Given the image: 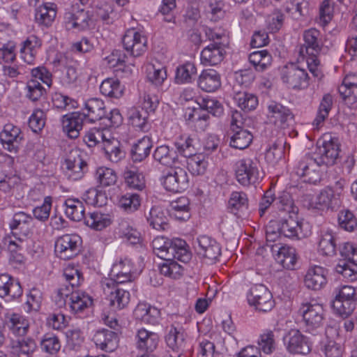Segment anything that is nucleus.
Masks as SVG:
<instances>
[{"label": "nucleus", "instance_id": "f257e3e1", "mask_svg": "<svg viewBox=\"0 0 357 357\" xmlns=\"http://www.w3.org/2000/svg\"><path fill=\"white\" fill-rule=\"evenodd\" d=\"M273 217L278 220L280 232L291 239H301L307 236L305 224L298 216V208L294 202H276Z\"/></svg>", "mask_w": 357, "mask_h": 357}, {"label": "nucleus", "instance_id": "f03ea898", "mask_svg": "<svg viewBox=\"0 0 357 357\" xmlns=\"http://www.w3.org/2000/svg\"><path fill=\"white\" fill-rule=\"evenodd\" d=\"M152 247L154 253L165 261L177 259L183 263H187L191 259V252L186 242L181 238L169 239L158 236L153 240Z\"/></svg>", "mask_w": 357, "mask_h": 357}, {"label": "nucleus", "instance_id": "7ed1b4c3", "mask_svg": "<svg viewBox=\"0 0 357 357\" xmlns=\"http://www.w3.org/2000/svg\"><path fill=\"white\" fill-rule=\"evenodd\" d=\"M33 218L22 211L15 213L9 222L10 234L3 238V241L8 242L9 248L20 247L21 243H25L32 234L31 224Z\"/></svg>", "mask_w": 357, "mask_h": 357}, {"label": "nucleus", "instance_id": "20e7f679", "mask_svg": "<svg viewBox=\"0 0 357 357\" xmlns=\"http://www.w3.org/2000/svg\"><path fill=\"white\" fill-rule=\"evenodd\" d=\"M298 314L302 317L305 331L316 335L322 328L325 319V310L321 303L315 300L304 302L301 304Z\"/></svg>", "mask_w": 357, "mask_h": 357}, {"label": "nucleus", "instance_id": "39448f33", "mask_svg": "<svg viewBox=\"0 0 357 357\" xmlns=\"http://www.w3.org/2000/svg\"><path fill=\"white\" fill-rule=\"evenodd\" d=\"M281 79L289 88L304 89L309 86V79L306 70L297 63H289L281 70Z\"/></svg>", "mask_w": 357, "mask_h": 357}, {"label": "nucleus", "instance_id": "423d86ee", "mask_svg": "<svg viewBox=\"0 0 357 357\" xmlns=\"http://www.w3.org/2000/svg\"><path fill=\"white\" fill-rule=\"evenodd\" d=\"M82 240L77 234H66L59 236L55 242V252L58 257L69 260L81 252Z\"/></svg>", "mask_w": 357, "mask_h": 357}, {"label": "nucleus", "instance_id": "0eeeda50", "mask_svg": "<svg viewBox=\"0 0 357 357\" xmlns=\"http://www.w3.org/2000/svg\"><path fill=\"white\" fill-rule=\"evenodd\" d=\"M247 300L250 305L258 311L268 312L275 306V301L268 289L264 284L252 286L247 293Z\"/></svg>", "mask_w": 357, "mask_h": 357}, {"label": "nucleus", "instance_id": "6e6552de", "mask_svg": "<svg viewBox=\"0 0 357 357\" xmlns=\"http://www.w3.org/2000/svg\"><path fill=\"white\" fill-rule=\"evenodd\" d=\"M321 165L315 157L306 154L298 161L295 172L304 183L316 184L321 180L319 169Z\"/></svg>", "mask_w": 357, "mask_h": 357}, {"label": "nucleus", "instance_id": "1a4fd4ad", "mask_svg": "<svg viewBox=\"0 0 357 357\" xmlns=\"http://www.w3.org/2000/svg\"><path fill=\"white\" fill-rule=\"evenodd\" d=\"M236 178L243 185H249L258 182L259 171L258 162L251 158H243L236 163Z\"/></svg>", "mask_w": 357, "mask_h": 357}, {"label": "nucleus", "instance_id": "9d476101", "mask_svg": "<svg viewBox=\"0 0 357 357\" xmlns=\"http://www.w3.org/2000/svg\"><path fill=\"white\" fill-rule=\"evenodd\" d=\"M267 109L269 121L278 128H286L294 120V116L291 110L280 102L271 101Z\"/></svg>", "mask_w": 357, "mask_h": 357}, {"label": "nucleus", "instance_id": "9b49d317", "mask_svg": "<svg viewBox=\"0 0 357 357\" xmlns=\"http://www.w3.org/2000/svg\"><path fill=\"white\" fill-rule=\"evenodd\" d=\"M339 153L340 144L338 139L330 137V139L323 141L322 145L318 146L317 152L312 155L322 165L331 166L336 162L339 157Z\"/></svg>", "mask_w": 357, "mask_h": 357}, {"label": "nucleus", "instance_id": "f8f14e48", "mask_svg": "<svg viewBox=\"0 0 357 357\" xmlns=\"http://www.w3.org/2000/svg\"><path fill=\"white\" fill-rule=\"evenodd\" d=\"M162 184L168 191L178 192L185 190L189 184L188 174L181 167L171 169L163 176Z\"/></svg>", "mask_w": 357, "mask_h": 357}, {"label": "nucleus", "instance_id": "ddd939ff", "mask_svg": "<svg viewBox=\"0 0 357 357\" xmlns=\"http://www.w3.org/2000/svg\"><path fill=\"white\" fill-rule=\"evenodd\" d=\"M284 343L291 354L306 355L311 351V343L308 337L298 330L289 331L284 337Z\"/></svg>", "mask_w": 357, "mask_h": 357}, {"label": "nucleus", "instance_id": "4468645a", "mask_svg": "<svg viewBox=\"0 0 357 357\" xmlns=\"http://www.w3.org/2000/svg\"><path fill=\"white\" fill-rule=\"evenodd\" d=\"M195 248L199 257L206 258L211 262L217 260L221 255L219 243L215 239L206 235L197 237Z\"/></svg>", "mask_w": 357, "mask_h": 357}, {"label": "nucleus", "instance_id": "2eb2a0df", "mask_svg": "<svg viewBox=\"0 0 357 357\" xmlns=\"http://www.w3.org/2000/svg\"><path fill=\"white\" fill-rule=\"evenodd\" d=\"M122 43L124 49L133 56H139L146 50V38L133 29L126 32Z\"/></svg>", "mask_w": 357, "mask_h": 357}, {"label": "nucleus", "instance_id": "dca6fc26", "mask_svg": "<svg viewBox=\"0 0 357 357\" xmlns=\"http://www.w3.org/2000/svg\"><path fill=\"white\" fill-rule=\"evenodd\" d=\"M23 139L21 130L11 124L6 125L0 133L3 147L10 153H17Z\"/></svg>", "mask_w": 357, "mask_h": 357}, {"label": "nucleus", "instance_id": "f3484780", "mask_svg": "<svg viewBox=\"0 0 357 357\" xmlns=\"http://www.w3.org/2000/svg\"><path fill=\"white\" fill-rule=\"evenodd\" d=\"M23 293L18 279L9 274H0V297L10 301L20 298Z\"/></svg>", "mask_w": 357, "mask_h": 357}, {"label": "nucleus", "instance_id": "a211bd4d", "mask_svg": "<svg viewBox=\"0 0 357 357\" xmlns=\"http://www.w3.org/2000/svg\"><path fill=\"white\" fill-rule=\"evenodd\" d=\"M327 270L320 266H310L304 278L305 286L312 290L322 289L327 283Z\"/></svg>", "mask_w": 357, "mask_h": 357}, {"label": "nucleus", "instance_id": "6ab92c4d", "mask_svg": "<svg viewBox=\"0 0 357 357\" xmlns=\"http://www.w3.org/2000/svg\"><path fill=\"white\" fill-rule=\"evenodd\" d=\"M304 44L300 49V54H318L322 47L323 43L320 31L314 28L305 30L303 34Z\"/></svg>", "mask_w": 357, "mask_h": 357}, {"label": "nucleus", "instance_id": "aec40b11", "mask_svg": "<svg viewBox=\"0 0 357 357\" xmlns=\"http://www.w3.org/2000/svg\"><path fill=\"white\" fill-rule=\"evenodd\" d=\"M85 119L84 114L79 112L63 115L62 117L63 131L67 133L70 138L76 139L79 135Z\"/></svg>", "mask_w": 357, "mask_h": 357}, {"label": "nucleus", "instance_id": "412c9836", "mask_svg": "<svg viewBox=\"0 0 357 357\" xmlns=\"http://www.w3.org/2000/svg\"><path fill=\"white\" fill-rule=\"evenodd\" d=\"M70 307L71 311L79 317L93 305V298L84 291H73L70 294Z\"/></svg>", "mask_w": 357, "mask_h": 357}, {"label": "nucleus", "instance_id": "4be33fe9", "mask_svg": "<svg viewBox=\"0 0 357 357\" xmlns=\"http://www.w3.org/2000/svg\"><path fill=\"white\" fill-rule=\"evenodd\" d=\"M197 86L203 91L214 92L221 86L220 75L213 69L204 70L198 77Z\"/></svg>", "mask_w": 357, "mask_h": 357}, {"label": "nucleus", "instance_id": "5701e85b", "mask_svg": "<svg viewBox=\"0 0 357 357\" xmlns=\"http://www.w3.org/2000/svg\"><path fill=\"white\" fill-rule=\"evenodd\" d=\"M133 316L145 324L156 325L160 320V311L148 303H141L136 306Z\"/></svg>", "mask_w": 357, "mask_h": 357}, {"label": "nucleus", "instance_id": "b1692460", "mask_svg": "<svg viewBox=\"0 0 357 357\" xmlns=\"http://www.w3.org/2000/svg\"><path fill=\"white\" fill-rule=\"evenodd\" d=\"M227 45L210 44L201 52L202 63L205 66H215L224 59Z\"/></svg>", "mask_w": 357, "mask_h": 357}, {"label": "nucleus", "instance_id": "393cba45", "mask_svg": "<svg viewBox=\"0 0 357 357\" xmlns=\"http://www.w3.org/2000/svg\"><path fill=\"white\" fill-rule=\"evenodd\" d=\"M303 195V192L297 186H290L286 190L278 191L276 193L275 186H271L264 193L266 199H271V201H298Z\"/></svg>", "mask_w": 357, "mask_h": 357}, {"label": "nucleus", "instance_id": "a878e982", "mask_svg": "<svg viewBox=\"0 0 357 357\" xmlns=\"http://www.w3.org/2000/svg\"><path fill=\"white\" fill-rule=\"evenodd\" d=\"M84 109L86 112L83 114L91 122L100 120L106 115L105 103L98 98H91L86 101Z\"/></svg>", "mask_w": 357, "mask_h": 357}, {"label": "nucleus", "instance_id": "bb28decb", "mask_svg": "<svg viewBox=\"0 0 357 357\" xmlns=\"http://www.w3.org/2000/svg\"><path fill=\"white\" fill-rule=\"evenodd\" d=\"M6 326L16 336H24L29 329V321L22 315L12 313L6 316Z\"/></svg>", "mask_w": 357, "mask_h": 357}, {"label": "nucleus", "instance_id": "cd10ccee", "mask_svg": "<svg viewBox=\"0 0 357 357\" xmlns=\"http://www.w3.org/2000/svg\"><path fill=\"white\" fill-rule=\"evenodd\" d=\"M136 340L137 347L139 349L153 351L158 346L159 337L155 333L141 328L137 331Z\"/></svg>", "mask_w": 357, "mask_h": 357}, {"label": "nucleus", "instance_id": "c85d7f7f", "mask_svg": "<svg viewBox=\"0 0 357 357\" xmlns=\"http://www.w3.org/2000/svg\"><path fill=\"white\" fill-rule=\"evenodd\" d=\"M64 18L68 25L79 30L86 29L90 20L88 12L83 9L68 11L65 13Z\"/></svg>", "mask_w": 357, "mask_h": 357}, {"label": "nucleus", "instance_id": "c756f323", "mask_svg": "<svg viewBox=\"0 0 357 357\" xmlns=\"http://www.w3.org/2000/svg\"><path fill=\"white\" fill-rule=\"evenodd\" d=\"M153 142L151 137L144 136L138 139L137 142L132 145L130 151L132 161L136 162L144 160L150 154Z\"/></svg>", "mask_w": 357, "mask_h": 357}, {"label": "nucleus", "instance_id": "7c9ffc66", "mask_svg": "<svg viewBox=\"0 0 357 357\" xmlns=\"http://www.w3.org/2000/svg\"><path fill=\"white\" fill-rule=\"evenodd\" d=\"M115 235L120 238H125L132 245L140 243L142 236L139 231L134 229L128 221L122 220L115 229Z\"/></svg>", "mask_w": 357, "mask_h": 357}, {"label": "nucleus", "instance_id": "2f4dec72", "mask_svg": "<svg viewBox=\"0 0 357 357\" xmlns=\"http://www.w3.org/2000/svg\"><path fill=\"white\" fill-rule=\"evenodd\" d=\"M115 235L120 238H125L132 245L140 243L142 236L139 231L134 229L128 221L122 220L115 229Z\"/></svg>", "mask_w": 357, "mask_h": 357}, {"label": "nucleus", "instance_id": "473e14b6", "mask_svg": "<svg viewBox=\"0 0 357 357\" xmlns=\"http://www.w3.org/2000/svg\"><path fill=\"white\" fill-rule=\"evenodd\" d=\"M56 6L52 3H45L36 9L35 20L45 26L52 24L56 15Z\"/></svg>", "mask_w": 357, "mask_h": 357}, {"label": "nucleus", "instance_id": "72a5a7b5", "mask_svg": "<svg viewBox=\"0 0 357 357\" xmlns=\"http://www.w3.org/2000/svg\"><path fill=\"white\" fill-rule=\"evenodd\" d=\"M178 153L185 158H188L197 152V139L188 135H182L174 142Z\"/></svg>", "mask_w": 357, "mask_h": 357}, {"label": "nucleus", "instance_id": "f704fd0d", "mask_svg": "<svg viewBox=\"0 0 357 357\" xmlns=\"http://www.w3.org/2000/svg\"><path fill=\"white\" fill-rule=\"evenodd\" d=\"M229 145L236 149H245L251 144L253 136L248 130L240 128L231 130Z\"/></svg>", "mask_w": 357, "mask_h": 357}, {"label": "nucleus", "instance_id": "c9c22d12", "mask_svg": "<svg viewBox=\"0 0 357 357\" xmlns=\"http://www.w3.org/2000/svg\"><path fill=\"white\" fill-rule=\"evenodd\" d=\"M153 158L160 164L165 166H171L177 160L176 151L167 145L158 146L153 152Z\"/></svg>", "mask_w": 357, "mask_h": 357}, {"label": "nucleus", "instance_id": "e433bc0d", "mask_svg": "<svg viewBox=\"0 0 357 357\" xmlns=\"http://www.w3.org/2000/svg\"><path fill=\"white\" fill-rule=\"evenodd\" d=\"M275 259L284 268L293 269L297 259L296 250L290 246H281L278 248L275 255Z\"/></svg>", "mask_w": 357, "mask_h": 357}, {"label": "nucleus", "instance_id": "4c0bfd02", "mask_svg": "<svg viewBox=\"0 0 357 357\" xmlns=\"http://www.w3.org/2000/svg\"><path fill=\"white\" fill-rule=\"evenodd\" d=\"M147 220L155 230L165 231L169 228L165 213L159 206H153L151 208Z\"/></svg>", "mask_w": 357, "mask_h": 357}, {"label": "nucleus", "instance_id": "58836bf2", "mask_svg": "<svg viewBox=\"0 0 357 357\" xmlns=\"http://www.w3.org/2000/svg\"><path fill=\"white\" fill-rule=\"evenodd\" d=\"M63 277L66 282V286L68 292H61V294H65L66 296L70 294V289H68L69 286L71 287L73 291H74V288L78 287L84 281V278L80 271L71 266H68L64 269Z\"/></svg>", "mask_w": 357, "mask_h": 357}, {"label": "nucleus", "instance_id": "ea45409f", "mask_svg": "<svg viewBox=\"0 0 357 357\" xmlns=\"http://www.w3.org/2000/svg\"><path fill=\"white\" fill-rule=\"evenodd\" d=\"M13 348L18 357H33L38 346L34 339L27 337L16 341Z\"/></svg>", "mask_w": 357, "mask_h": 357}, {"label": "nucleus", "instance_id": "a19ab883", "mask_svg": "<svg viewBox=\"0 0 357 357\" xmlns=\"http://www.w3.org/2000/svg\"><path fill=\"white\" fill-rule=\"evenodd\" d=\"M249 61L256 70L263 72L271 66L272 56L266 50L255 51L250 54Z\"/></svg>", "mask_w": 357, "mask_h": 357}, {"label": "nucleus", "instance_id": "79ce46f5", "mask_svg": "<svg viewBox=\"0 0 357 357\" xmlns=\"http://www.w3.org/2000/svg\"><path fill=\"white\" fill-rule=\"evenodd\" d=\"M197 73L195 65L186 62L176 68L175 82L178 84L191 83L192 76Z\"/></svg>", "mask_w": 357, "mask_h": 357}, {"label": "nucleus", "instance_id": "37998d69", "mask_svg": "<svg viewBox=\"0 0 357 357\" xmlns=\"http://www.w3.org/2000/svg\"><path fill=\"white\" fill-rule=\"evenodd\" d=\"M121 130H123L121 135H119V137L116 139L117 144H114V137H113V153L114 154L116 162L126 157L128 146V130L126 127L122 128Z\"/></svg>", "mask_w": 357, "mask_h": 357}, {"label": "nucleus", "instance_id": "c03bdc74", "mask_svg": "<svg viewBox=\"0 0 357 357\" xmlns=\"http://www.w3.org/2000/svg\"><path fill=\"white\" fill-rule=\"evenodd\" d=\"M187 168L193 175L204 174L207 167V161L205 160L202 154H197V153L187 158Z\"/></svg>", "mask_w": 357, "mask_h": 357}, {"label": "nucleus", "instance_id": "a18cd8bd", "mask_svg": "<svg viewBox=\"0 0 357 357\" xmlns=\"http://www.w3.org/2000/svg\"><path fill=\"white\" fill-rule=\"evenodd\" d=\"M335 271L346 280L354 281L357 278V264L355 261L340 260L335 267Z\"/></svg>", "mask_w": 357, "mask_h": 357}, {"label": "nucleus", "instance_id": "49530a36", "mask_svg": "<svg viewBox=\"0 0 357 357\" xmlns=\"http://www.w3.org/2000/svg\"><path fill=\"white\" fill-rule=\"evenodd\" d=\"M85 222L87 226L97 231L102 230L111 223L108 215L98 212L89 213V216L86 218Z\"/></svg>", "mask_w": 357, "mask_h": 357}, {"label": "nucleus", "instance_id": "de8ad7c7", "mask_svg": "<svg viewBox=\"0 0 357 357\" xmlns=\"http://www.w3.org/2000/svg\"><path fill=\"white\" fill-rule=\"evenodd\" d=\"M342 181H337L333 188L326 187L323 189L319 195L320 201H336L344 198Z\"/></svg>", "mask_w": 357, "mask_h": 357}, {"label": "nucleus", "instance_id": "09e8293b", "mask_svg": "<svg viewBox=\"0 0 357 357\" xmlns=\"http://www.w3.org/2000/svg\"><path fill=\"white\" fill-rule=\"evenodd\" d=\"M123 177L127 185L132 189L142 190L145 187L144 176L135 169H126Z\"/></svg>", "mask_w": 357, "mask_h": 357}, {"label": "nucleus", "instance_id": "8fccbe9b", "mask_svg": "<svg viewBox=\"0 0 357 357\" xmlns=\"http://www.w3.org/2000/svg\"><path fill=\"white\" fill-rule=\"evenodd\" d=\"M332 96L329 93L324 95L319 106L317 116L314 120V123L317 126H319L328 118V114L332 108Z\"/></svg>", "mask_w": 357, "mask_h": 357}, {"label": "nucleus", "instance_id": "3c124183", "mask_svg": "<svg viewBox=\"0 0 357 357\" xmlns=\"http://www.w3.org/2000/svg\"><path fill=\"white\" fill-rule=\"evenodd\" d=\"M258 344L264 353H273L276 347L274 332L269 329L264 330L259 336Z\"/></svg>", "mask_w": 357, "mask_h": 357}, {"label": "nucleus", "instance_id": "603ef678", "mask_svg": "<svg viewBox=\"0 0 357 357\" xmlns=\"http://www.w3.org/2000/svg\"><path fill=\"white\" fill-rule=\"evenodd\" d=\"M147 79L155 86L161 85L167 78V72L165 67H157L155 64H149L146 66Z\"/></svg>", "mask_w": 357, "mask_h": 357}, {"label": "nucleus", "instance_id": "864d4df0", "mask_svg": "<svg viewBox=\"0 0 357 357\" xmlns=\"http://www.w3.org/2000/svg\"><path fill=\"white\" fill-rule=\"evenodd\" d=\"M40 346L43 351L54 355L61 349V342L59 337L52 333H46L43 335Z\"/></svg>", "mask_w": 357, "mask_h": 357}, {"label": "nucleus", "instance_id": "5fc2aeb1", "mask_svg": "<svg viewBox=\"0 0 357 357\" xmlns=\"http://www.w3.org/2000/svg\"><path fill=\"white\" fill-rule=\"evenodd\" d=\"M335 248L336 245L333 234L330 232L324 234L319 242V253L326 256H333L335 253Z\"/></svg>", "mask_w": 357, "mask_h": 357}, {"label": "nucleus", "instance_id": "6e6d98bb", "mask_svg": "<svg viewBox=\"0 0 357 357\" xmlns=\"http://www.w3.org/2000/svg\"><path fill=\"white\" fill-rule=\"evenodd\" d=\"M160 266V273L172 279H178L183 274V268L174 259L166 261Z\"/></svg>", "mask_w": 357, "mask_h": 357}, {"label": "nucleus", "instance_id": "4d7b16f0", "mask_svg": "<svg viewBox=\"0 0 357 357\" xmlns=\"http://www.w3.org/2000/svg\"><path fill=\"white\" fill-rule=\"evenodd\" d=\"M338 222L340 227L347 231H353L357 227V219L348 209L340 211Z\"/></svg>", "mask_w": 357, "mask_h": 357}, {"label": "nucleus", "instance_id": "13d9d810", "mask_svg": "<svg viewBox=\"0 0 357 357\" xmlns=\"http://www.w3.org/2000/svg\"><path fill=\"white\" fill-rule=\"evenodd\" d=\"M181 202H170L167 208L169 215L174 216L176 219L187 220L190 218V208L188 204H181Z\"/></svg>", "mask_w": 357, "mask_h": 357}, {"label": "nucleus", "instance_id": "bf43d9fd", "mask_svg": "<svg viewBox=\"0 0 357 357\" xmlns=\"http://www.w3.org/2000/svg\"><path fill=\"white\" fill-rule=\"evenodd\" d=\"M204 32L206 38L212 42L211 44L228 45V36L224 30L205 27Z\"/></svg>", "mask_w": 357, "mask_h": 357}, {"label": "nucleus", "instance_id": "052dcab7", "mask_svg": "<svg viewBox=\"0 0 357 357\" xmlns=\"http://www.w3.org/2000/svg\"><path fill=\"white\" fill-rule=\"evenodd\" d=\"M356 300L335 298L333 307L342 317L350 315L356 307Z\"/></svg>", "mask_w": 357, "mask_h": 357}, {"label": "nucleus", "instance_id": "680f3d73", "mask_svg": "<svg viewBox=\"0 0 357 357\" xmlns=\"http://www.w3.org/2000/svg\"><path fill=\"white\" fill-rule=\"evenodd\" d=\"M166 342L174 351L183 350L185 347L183 333L176 328L172 329L166 337Z\"/></svg>", "mask_w": 357, "mask_h": 357}, {"label": "nucleus", "instance_id": "e2e57ef3", "mask_svg": "<svg viewBox=\"0 0 357 357\" xmlns=\"http://www.w3.org/2000/svg\"><path fill=\"white\" fill-rule=\"evenodd\" d=\"M148 115L147 112H144L143 110H135L130 118L131 124L137 130L148 131L150 128V125L147 121Z\"/></svg>", "mask_w": 357, "mask_h": 357}, {"label": "nucleus", "instance_id": "0e129e2a", "mask_svg": "<svg viewBox=\"0 0 357 357\" xmlns=\"http://www.w3.org/2000/svg\"><path fill=\"white\" fill-rule=\"evenodd\" d=\"M198 104L201 109L206 110V113H211L215 116H220L223 113L222 105L218 100L209 98H202Z\"/></svg>", "mask_w": 357, "mask_h": 357}, {"label": "nucleus", "instance_id": "69168bd1", "mask_svg": "<svg viewBox=\"0 0 357 357\" xmlns=\"http://www.w3.org/2000/svg\"><path fill=\"white\" fill-rule=\"evenodd\" d=\"M42 300L43 297L40 290L36 287L32 288L27 296V300L25 303L27 307L26 311H38L40 308Z\"/></svg>", "mask_w": 357, "mask_h": 357}, {"label": "nucleus", "instance_id": "338daca9", "mask_svg": "<svg viewBox=\"0 0 357 357\" xmlns=\"http://www.w3.org/2000/svg\"><path fill=\"white\" fill-rule=\"evenodd\" d=\"M334 2L332 0H324L319 6V20L322 25L328 24L333 17Z\"/></svg>", "mask_w": 357, "mask_h": 357}, {"label": "nucleus", "instance_id": "774afa93", "mask_svg": "<svg viewBox=\"0 0 357 357\" xmlns=\"http://www.w3.org/2000/svg\"><path fill=\"white\" fill-rule=\"evenodd\" d=\"M238 105L244 111H251L256 108L258 105L257 98L249 93L238 94L236 97Z\"/></svg>", "mask_w": 357, "mask_h": 357}]
</instances>
